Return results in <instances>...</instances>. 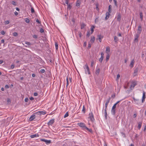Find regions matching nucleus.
<instances>
[{
	"label": "nucleus",
	"instance_id": "1",
	"mask_svg": "<svg viewBox=\"0 0 146 146\" xmlns=\"http://www.w3.org/2000/svg\"><path fill=\"white\" fill-rule=\"evenodd\" d=\"M84 68L86 70H85V72L86 74H90V70L88 66L86 64L84 66Z\"/></svg>",
	"mask_w": 146,
	"mask_h": 146
},
{
	"label": "nucleus",
	"instance_id": "2",
	"mask_svg": "<svg viewBox=\"0 0 146 146\" xmlns=\"http://www.w3.org/2000/svg\"><path fill=\"white\" fill-rule=\"evenodd\" d=\"M89 118L90 119V120L92 122H93L94 121V115L92 113H90L89 114Z\"/></svg>",
	"mask_w": 146,
	"mask_h": 146
},
{
	"label": "nucleus",
	"instance_id": "3",
	"mask_svg": "<svg viewBox=\"0 0 146 146\" xmlns=\"http://www.w3.org/2000/svg\"><path fill=\"white\" fill-rule=\"evenodd\" d=\"M140 34L139 33H136L135 35V39L134 41L135 42H137L138 41V38L139 37Z\"/></svg>",
	"mask_w": 146,
	"mask_h": 146
},
{
	"label": "nucleus",
	"instance_id": "4",
	"mask_svg": "<svg viewBox=\"0 0 146 146\" xmlns=\"http://www.w3.org/2000/svg\"><path fill=\"white\" fill-rule=\"evenodd\" d=\"M40 140L41 141L45 142L47 144H50L51 143V141L50 140H47L43 139H41Z\"/></svg>",
	"mask_w": 146,
	"mask_h": 146
},
{
	"label": "nucleus",
	"instance_id": "5",
	"mask_svg": "<svg viewBox=\"0 0 146 146\" xmlns=\"http://www.w3.org/2000/svg\"><path fill=\"white\" fill-rule=\"evenodd\" d=\"M97 38H96V40H98L99 41L101 42L102 41V39L103 38V36L100 35H97Z\"/></svg>",
	"mask_w": 146,
	"mask_h": 146
},
{
	"label": "nucleus",
	"instance_id": "6",
	"mask_svg": "<svg viewBox=\"0 0 146 146\" xmlns=\"http://www.w3.org/2000/svg\"><path fill=\"white\" fill-rule=\"evenodd\" d=\"M46 113L45 111H38L35 113H36L39 115H44Z\"/></svg>",
	"mask_w": 146,
	"mask_h": 146
},
{
	"label": "nucleus",
	"instance_id": "7",
	"mask_svg": "<svg viewBox=\"0 0 146 146\" xmlns=\"http://www.w3.org/2000/svg\"><path fill=\"white\" fill-rule=\"evenodd\" d=\"M36 116L35 115H32L29 119V121H32L35 118Z\"/></svg>",
	"mask_w": 146,
	"mask_h": 146
},
{
	"label": "nucleus",
	"instance_id": "8",
	"mask_svg": "<svg viewBox=\"0 0 146 146\" xmlns=\"http://www.w3.org/2000/svg\"><path fill=\"white\" fill-rule=\"evenodd\" d=\"M138 31L137 33H139L140 34L142 30V29L141 25H139L138 27Z\"/></svg>",
	"mask_w": 146,
	"mask_h": 146
},
{
	"label": "nucleus",
	"instance_id": "9",
	"mask_svg": "<svg viewBox=\"0 0 146 146\" xmlns=\"http://www.w3.org/2000/svg\"><path fill=\"white\" fill-rule=\"evenodd\" d=\"M117 21H120L121 19V15L120 13H117Z\"/></svg>",
	"mask_w": 146,
	"mask_h": 146
},
{
	"label": "nucleus",
	"instance_id": "10",
	"mask_svg": "<svg viewBox=\"0 0 146 146\" xmlns=\"http://www.w3.org/2000/svg\"><path fill=\"white\" fill-rule=\"evenodd\" d=\"M138 70V69L137 68H136L134 70L133 74V75L134 76H136L137 75V72Z\"/></svg>",
	"mask_w": 146,
	"mask_h": 146
},
{
	"label": "nucleus",
	"instance_id": "11",
	"mask_svg": "<svg viewBox=\"0 0 146 146\" xmlns=\"http://www.w3.org/2000/svg\"><path fill=\"white\" fill-rule=\"evenodd\" d=\"M78 125L80 127L84 128L86 126L85 124L82 123H78Z\"/></svg>",
	"mask_w": 146,
	"mask_h": 146
},
{
	"label": "nucleus",
	"instance_id": "12",
	"mask_svg": "<svg viewBox=\"0 0 146 146\" xmlns=\"http://www.w3.org/2000/svg\"><path fill=\"white\" fill-rule=\"evenodd\" d=\"M54 121V119H51L48 123V125H51L52 124Z\"/></svg>",
	"mask_w": 146,
	"mask_h": 146
},
{
	"label": "nucleus",
	"instance_id": "13",
	"mask_svg": "<svg viewBox=\"0 0 146 146\" xmlns=\"http://www.w3.org/2000/svg\"><path fill=\"white\" fill-rule=\"evenodd\" d=\"M115 110L116 109L112 108L111 110V113L112 115H115Z\"/></svg>",
	"mask_w": 146,
	"mask_h": 146
},
{
	"label": "nucleus",
	"instance_id": "14",
	"mask_svg": "<svg viewBox=\"0 0 146 146\" xmlns=\"http://www.w3.org/2000/svg\"><path fill=\"white\" fill-rule=\"evenodd\" d=\"M38 136H39V135H38V134H33V135H30V137L31 138H33L35 137H38Z\"/></svg>",
	"mask_w": 146,
	"mask_h": 146
},
{
	"label": "nucleus",
	"instance_id": "15",
	"mask_svg": "<svg viewBox=\"0 0 146 146\" xmlns=\"http://www.w3.org/2000/svg\"><path fill=\"white\" fill-rule=\"evenodd\" d=\"M95 40V38L94 36H93L92 37H91L90 42L91 43H93L94 42Z\"/></svg>",
	"mask_w": 146,
	"mask_h": 146
},
{
	"label": "nucleus",
	"instance_id": "16",
	"mask_svg": "<svg viewBox=\"0 0 146 146\" xmlns=\"http://www.w3.org/2000/svg\"><path fill=\"white\" fill-rule=\"evenodd\" d=\"M110 15V14L109 12H107L106 13V16L105 18L106 20H107L109 17V16Z\"/></svg>",
	"mask_w": 146,
	"mask_h": 146
},
{
	"label": "nucleus",
	"instance_id": "17",
	"mask_svg": "<svg viewBox=\"0 0 146 146\" xmlns=\"http://www.w3.org/2000/svg\"><path fill=\"white\" fill-rule=\"evenodd\" d=\"M145 93L144 92H143V96L142 98V103H143L144 102L145 99Z\"/></svg>",
	"mask_w": 146,
	"mask_h": 146
},
{
	"label": "nucleus",
	"instance_id": "18",
	"mask_svg": "<svg viewBox=\"0 0 146 146\" xmlns=\"http://www.w3.org/2000/svg\"><path fill=\"white\" fill-rule=\"evenodd\" d=\"M80 1L78 0L76 3V6L78 7H80Z\"/></svg>",
	"mask_w": 146,
	"mask_h": 146
},
{
	"label": "nucleus",
	"instance_id": "19",
	"mask_svg": "<svg viewBox=\"0 0 146 146\" xmlns=\"http://www.w3.org/2000/svg\"><path fill=\"white\" fill-rule=\"evenodd\" d=\"M136 85H137V84H136V82H133L132 83V84L131 85V87H133V88H134V87Z\"/></svg>",
	"mask_w": 146,
	"mask_h": 146
},
{
	"label": "nucleus",
	"instance_id": "20",
	"mask_svg": "<svg viewBox=\"0 0 146 146\" xmlns=\"http://www.w3.org/2000/svg\"><path fill=\"white\" fill-rule=\"evenodd\" d=\"M134 63V61L133 60H132L130 64V66H131V68L133 67V64Z\"/></svg>",
	"mask_w": 146,
	"mask_h": 146
},
{
	"label": "nucleus",
	"instance_id": "21",
	"mask_svg": "<svg viewBox=\"0 0 146 146\" xmlns=\"http://www.w3.org/2000/svg\"><path fill=\"white\" fill-rule=\"evenodd\" d=\"M142 124V122H139L138 123V128L139 129H140L141 127Z\"/></svg>",
	"mask_w": 146,
	"mask_h": 146
},
{
	"label": "nucleus",
	"instance_id": "22",
	"mask_svg": "<svg viewBox=\"0 0 146 146\" xmlns=\"http://www.w3.org/2000/svg\"><path fill=\"white\" fill-rule=\"evenodd\" d=\"M100 72V69L99 68H98L96 70V74L97 75H99V73Z\"/></svg>",
	"mask_w": 146,
	"mask_h": 146
},
{
	"label": "nucleus",
	"instance_id": "23",
	"mask_svg": "<svg viewBox=\"0 0 146 146\" xmlns=\"http://www.w3.org/2000/svg\"><path fill=\"white\" fill-rule=\"evenodd\" d=\"M110 55L109 54H108L106 56V62H107L110 58Z\"/></svg>",
	"mask_w": 146,
	"mask_h": 146
},
{
	"label": "nucleus",
	"instance_id": "24",
	"mask_svg": "<svg viewBox=\"0 0 146 146\" xmlns=\"http://www.w3.org/2000/svg\"><path fill=\"white\" fill-rule=\"evenodd\" d=\"M106 110H107V109H105V119H107V112Z\"/></svg>",
	"mask_w": 146,
	"mask_h": 146
},
{
	"label": "nucleus",
	"instance_id": "25",
	"mask_svg": "<svg viewBox=\"0 0 146 146\" xmlns=\"http://www.w3.org/2000/svg\"><path fill=\"white\" fill-rule=\"evenodd\" d=\"M95 28V27L94 26H92L91 29V34H92L93 33L94 31V29Z\"/></svg>",
	"mask_w": 146,
	"mask_h": 146
},
{
	"label": "nucleus",
	"instance_id": "26",
	"mask_svg": "<svg viewBox=\"0 0 146 146\" xmlns=\"http://www.w3.org/2000/svg\"><path fill=\"white\" fill-rule=\"evenodd\" d=\"M86 26V25L84 23H82L81 25V29H83Z\"/></svg>",
	"mask_w": 146,
	"mask_h": 146
},
{
	"label": "nucleus",
	"instance_id": "27",
	"mask_svg": "<svg viewBox=\"0 0 146 146\" xmlns=\"http://www.w3.org/2000/svg\"><path fill=\"white\" fill-rule=\"evenodd\" d=\"M67 6H68V7H67V9L68 10H70L72 8V6L70 4L67 5Z\"/></svg>",
	"mask_w": 146,
	"mask_h": 146
},
{
	"label": "nucleus",
	"instance_id": "28",
	"mask_svg": "<svg viewBox=\"0 0 146 146\" xmlns=\"http://www.w3.org/2000/svg\"><path fill=\"white\" fill-rule=\"evenodd\" d=\"M139 15L140 16V18L141 19V21H142L143 20V13L142 12H140L139 13Z\"/></svg>",
	"mask_w": 146,
	"mask_h": 146
},
{
	"label": "nucleus",
	"instance_id": "29",
	"mask_svg": "<svg viewBox=\"0 0 146 146\" xmlns=\"http://www.w3.org/2000/svg\"><path fill=\"white\" fill-rule=\"evenodd\" d=\"M31 13H35V11L34 10V9L32 6L31 7Z\"/></svg>",
	"mask_w": 146,
	"mask_h": 146
},
{
	"label": "nucleus",
	"instance_id": "30",
	"mask_svg": "<svg viewBox=\"0 0 146 146\" xmlns=\"http://www.w3.org/2000/svg\"><path fill=\"white\" fill-rule=\"evenodd\" d=\"M55 45L56 47V49L57 50L58 49V43L56 42H55Z\"/></svg>",
	"mask_w": 146,
	"mask_h": 146
},
{
	"label": "nucleus",
	"instance_id": "31",
	"mask_svg": "<svg viewBox=\"0 0 146 146\" xmlns=\"http://www.w3.org/2000/svg\"><path fill=\"white\" fill-rule=\"evenodd\" d=\"M25 22L27 23H29V20L28 18H25Z\"/></svg>",
	"mask_w": 146,
	"mask_h": 146
},
{
	"label": "nucleus",
	"instance_id": "32",
	"mask_svg": "<svg viewBox=\"0 0 146 146\" xmlns=\"http://www.w3.org/2000/svg\"><path fill=\"white\" fill-rule=\"evenodd\" d=\"M90 35V31H88L87 33V35H86V37H89Z\"/></svg>",
	"mask_w": 146,
	"mask_h": 146
},
{
	"label": "nucleus",
	"instance_id": "33",
	"mask_svg": "<svg viewBox=\"0 0 146 146\" xmlns=\"http://www.w3.org/2000/svg\"><path fill=\"white\" fill-rule=\"evenodd\" d=\"M110 99L111 98L110 97H109V98L108 99L106 100V103L108 104L110 102Z\"/></svg>",
	"mask_w": 146,
	"mask_h": 146
},
{
	"label": "nucleus",
	"instance_id": "34",
	"mask_svg": "<svg viewBox=\"0 0 146 146\" xmlns=\"http://www.w3.org/2000/svg\"><path fill=\"white\" fill-rule=\"evenodd\" d=\"M112 6L111 5H110L109 6V13H110L111 11V7Z\"/></svg>",
	"mask_w": 146,
	"mask_h": 146
},
{
	"label": "nucleus",
	"instance_id": "35",
	"mask_svg": "<svg viewBox=\"0 0 146 146\" xmlns=\"http://www.w3.org/2000/svg\"><path fill=\"white\" fill-rule=\"evenodd\" d=\"M82 111L84 113H85V108L84 106H83Z\"/></svg>",
	"mask_w": 146,
	"mask_h": 146
},
{
	"label": "nucleus",
	"instance_id": "36",
	"mask_svg": "<svg viewBox=\"0 0 146 146\" xmlns=\"http://www.w3.org/2000/svg\"><path fill=\"white\" fill-rule=\"evenodd\" d=\"M103 57L102 56L101 57V58H100L99 61L100 62H102L103 59Z\"/></svg>",
	"mask_w": 146,
	"mask_h": 146
},
{
	"label": "nucleus",
	"instance_id": "37",
	"mask_svg": "<svg viewBox=\"0 0 146 146\" xmlns=\"http://www.w3.org/2000/svg\"><path fill=\"white\" fill-rule=\"evenodd\" d=\"M114 40L115 42H117L118 40V38L116 36H115L114 37Z\"/></svg>",
	"mask_w": 146,
	"mask_h": 146
},
{
	"label": "nucleus",
	"instance_id": "38",
	"mask_svg": "<svg viewBox=\"0 0 146 146\" xmlns=\"http://www.w3.org/2000/svg\"><path fill=\"white\" fill-rule=\"evenodd\" d=\"M33 38H35V39H37L38 38V36L36 35H33Z\"/></svg>",
	"mask_w": 146,
	"mask_h": 146
},
{
	"label": "nucleus",
	"instance_id": "39",
	"mask_svg": "<svg viewBox=\"0 0 146 146\" xmlns=\"http://www.w3.org/2000/svg\"><path fill=\"white\" fill-rule=\"evenodd\" d=\"M4 23H5V25H7L9 23V21H5Z\"/></svg>",
	"mask_w": 146,
	"mask_h": 146
},
{
	"label": "nucleus",
	"instance_id": "40",
	"mask_svg": "<svg viewBox=\"0 0 146 146\" xmlns=\"http://www.w3.org/2000/svg\"><path fill=\"white\" fill-rule=\"evenodd\" d=\"M121 133L123 137H125V133H123V132H121Z\"/></svg>",
	"mask_w": 146,
	"mask_h": 146
},
{
	"label": "nucleus",
	"instance_id": "41",
	"mask_svg": "<svg viewBox=\"0 0 146 146\" xmlns=\"http://www.w3.org/2000/svg\"><path fill=\"white\" fill-rule=\"evenodd\" d=\"M96 9L98 10V11L99 10V8H98V4L97 3L96 4Z\"/></svg>",
	"mask_w": 146,
	"mask_h": 146
},
{
	"label": "nucleus",
	"instance_id": "42",
	"mask_svg": "<svg viewBox=\"0 0 146 146\" xmlns=\"http://www.w3.org/2000/svg\"><path fill=\"white\" fill-rule=\"evenodd\" d=\"M68 115H68V112H66V113H65V115H64V117L65 118V117H68Z\"/></svg>",
	"mask_w": 146,
	"mask_h": 146
},
{
	"label": "nucleus",
	"instance_id": "43",
	"mask_svg": "<svg viewBox=\"0 0 146 146\" xmlns=\"http://www.w3.org/2000/svg\"><path fill=\"white\" fill-rule=\"evenodd\" d=\"M106 51H108V52H110V49L109 47H107L106 48Z\"/></svg>",
	"mask_w": 146,
	"mask_h": 146
},
{
	"label": "nucleus",
	"instance_id": "44",
	"mask_svg": "<svg viewBox=\"0 0 146 146\" xmlns=\"http://www.w3.org/2000/svg\"><path fill=\"white\" fill-rule=\"evenodd\" d=\"M113 1L114 2V4L117 7V1L116 0H113Z\"/></svg>",
	"mask_w": 146,
	"mask_h": 146
},
{
	"label": "nucleus",
	"instance_id": "45",
	"mask_svg": "<svg viewBox=\"0 0 146 146\" xmlns=\"http://www.w3.org/2000/svg\"><path fill=\"white\" fill-rule=\"evenodd\" d=\"M18 34L17 33L14 32L13 34V35L14 36H15L17 35Z\"/></svg>",
	"mask_w": 146,
	"mask_h": 146
},
{
	"label": "nucleus",
	"instance_id": "46",
	"mask_svg": "<svg viewBox=\"0 0 146 146\" xmlns=\"http://www.w3.org/2000/svg\"><path fill=\"white\" fill-rule=\"evenodd\" d=\"M94 63V61L92 60L91 62V67H92L93 66Z\"/></svg>",
	"mask_w": 146,
	"mask_h": 146
},
{
	"label": "nucleus",
	"instance_id": "47",
	"mask_svg": "<svg viewBox=\"0 0 146 146\" xmlns=\"http://www.w3.org/2000/svg\"><path fill=\"white\" fill-rule=\"evenodd\" d=\"M0 33H1V34L3 35H5V32L3 31H1Z\"/></svg>",
	"mask_w": 146,
	"mask_h": 146
},
{
	"label": "nucleus",
	"instance_id": "48",
	"mask_svg": "<svg viewBox=\"0 0 146 146\" xmlns=\"http://www.w3.org/2000/svg\"><path fill=\"white\" fill-rule=\"evenodd\" d=\"M91 44L90 43V42H89L88 48V49L90 48L91 47Z\"/></svg>",
	"mask_w": 146,
	"mask_h": 146
},
{
	"label": "nucleus",
	"instance_id": "49",
	"mask_svg": "<svg viewBox=\"0 0 146 146\" xmlns=\"http://www.w3.org/2000/svg\"><path fill=\"white\" fill-rule=\"evenodd\" d=\"M120 77V75L119 74H117V77L116 80H118V79Z\"/></svg>",
	"mask_w": 146,
	"mask_h": 146
},
{
	"label": "nucleus",
	"instance_id": "50",
	"mask_svg": "<svg viewBox=\"0 0 146 146\" xmlns=\"http://www.w3.org/2000/svg\"><path fill=\"white\" fill-rule=\"evenodd\" d=\"M40 32L41 33H42L44 32V30L42 28H40Z\"/></svg>",
	"mask_w": 146,
	"mask_h": 146
},
{
	"label": "nucleus",
	"instance_id": "51",
	"mask_svg": "<svg viewBox=\"0 0 146 146\" xmlns=\"http://www.w3.org/2000/svg\"><path fill=\"white\" fill-rule=\"evenodd\" d=\"M40 72L42 73H43L45 72V70L44 69H41L40 70Z\"/></svg>",
	"mask_w": 146,
	"mask_h": 146
},
{
	"label": "nucleus",
	"instance_id": "52",
	"mask_svg": "<svg viewBox=\"0 0 146 146\" xmlns=\"http://www.w3.org/2000/svg\"><path fill=\"white\" fill-rule=\"evenodd\" d=\"M11 3L14 5H16V4L15 2L14 1H12L11 2Z\"/></svg>",
	"mask_w": 146,
	"mask_h": 146
},
{
	"label": "nucleus",
	"instance_id": "53",
	"mask_svg": "<svg viewBox=\"0 0 146 146\" xmlns=\"http://www.w3.org/2000/svg\"><path fill=\"white\" fill-rule=\"evenodd\" d=\"M69 1V0H65V3L68 5V2Z\"/></svg>",
	"mask_w": 146,
	"mask_h": 146
},
{
	"label": "nucleus",
	"instance_id": "54",
	"mask_svg": "<svg viewBox=\"0 0 146 146\" xmlns=\"http://www.w3.org/2000/svg\"><path fill=\"white\" fill-rule=\"evenodd\" d=\"M14 67V64H12L10 68L11 69H13Z\"/></svg>",
	"mask_w": 146,
	"mask_h": 146
},
{
	"label": "nucleus",
	"instance_id": "55",
	"mask_svg": "<svg viewBox=\"0 0 146 146\" xmlns=\"http://www.w3.org/2000/svg\"><path fill=\"white\" fill-rule=\"evenodd\" d=\"M116 104H114L113 105V106H112V108L116 109Z\"/></svg>",
	"mask_w": 146,
	"mask_h": 146
},
{
	"label": "nucleus",
	"instance_id": "56",
	"mask_svg": "<svg viewBox=\"0 0 146 146\" xmlns=\"http://www.w3.org/2000/svg\"><path fill=\"white\" fill-rule=\"evenodd\" d=\"M115 94H113L111 96V97L113 98H114L115 97Z\"/></svg>",
	"mask_w": 146,
	"mask_h": 146
},
{
	"label": "nucleus",
	"instance_id": "57",
	"mask_svg": "<svg viewBox=\"0 0 146 146\" xmlns=\"http://www.w3.org/2000/svg\"><path fill=\"white\" fill-rule=\"evenodd\" d=\"M108 104L107 103H106L105 104V109H107Z\"/></svg>",
	"mask_w": 146,
	"mask_h": 146
},
{
	"label": "nucleus",
	"instance_id": "58",
	"mask_svg": "<svg viewBox=\"0 0 146 146\" xmlns=\"http://www.w3.org/2000/svg\"><path fill=\"white\" fill-rule=\"evenodd\" d=\"M36 21L38 24H40L41 22L40 21H39V20L37 19L36 20Z\"/></svg>",
	"mask_w": 146,
	"mask_h": 146
},
{
	"label": "nucleus",
	"instance_id": "59",
	"mask_svg": "<svg viewBox=\"0 0 146 146\" xmlns=\"http://www.w3.org/2000/svg\"><path fill=\"white\" fill-rule=\"evenodd\" d=\"M25 44L28 45H31V43H30V42H25Z\"/></svg>",
	"mask_w": 146,
	"mask_h": 146
},
{
	"label": "nucleus",
	"instance_id": "60",
	"mask_svg": "<svg viewBox=\"0 0 146 146\" xmlns=\"http://www.w3.org/2000/svg\"><path fill=\"white\" fill-rule=\"evenodd\" d=\"M29 99L28 98H26L25 99V102H28Z\"/></svg>",
	"mask_w": 146,
	"mask_h": 146
},
{
	"label": "nucleus",
	"instance_id": "61",
	"mask_svg": "<svg viewBox=\"0 0 146 146\" xmlns=\"http://www.w3.org/2000/svg\"><path fill=\"white\" fill-rule=\"evenodd\" d=\"M38 95V94L37 93L35 92L34 94V95L35 96H37Z\"/></svg>",
	"mask_w": 146,
	"mask_h": 146
},
{
	"label": "nucleus",
	"instance_id": "62",
	"mask_svg": "<svg viewBox=\"0 0 146 146\" xmlns=\"http://www.w3.org/2000/svg\"><path fill=\"white\" fill-rule=\"evenodd\" d=\"M86 44H87L86 42H85L84 43V44H83L84 46L85 47L86 46Z\"/></svg>",
	"mask_w": 146,
	"mask_h": 146
},
{
	"label": "nucleus",
	"instance_id": "63",
	"mask_svg": "<svg viewBox=\"0 0 146 146\" xmlns=\"http://www.w3.org/2000/svg\"><path fill=\"white\" fill-rule=\"evenodd\" d=\"M133 99L134 100V101H139V99H136L134 98H133Z\"/></svg>",
	"mask_w": 146,
	"mask_h": 146
},
{
	"label": "nucleus",
	"instance_id": "64",
	"mask_svg": "<svg viewBox=\"0 0 146 146\" xmlns=\"http://www.w3.org/2000/svg\"><path fill=\"white\" fill-rule=\"evenodd\" d=\"M9 86L7 85H6L5 86V88H7V89L8 88H9Z\"/></svg>",
	"mask_w": 146,
	"mask_h": 146
}]
</instances>
